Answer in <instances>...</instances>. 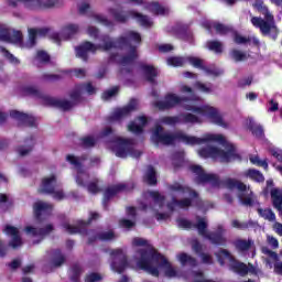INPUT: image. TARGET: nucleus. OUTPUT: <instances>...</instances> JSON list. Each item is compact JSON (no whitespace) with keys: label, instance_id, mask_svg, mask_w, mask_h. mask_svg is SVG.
<instances>
[{"label":"nucleus","instance_id":"1","mask_svg":"<svg viewBox=\"0 0 282 282\" xmlns=\"http://www.w3.org/2000/svg\"><path fill=\"white\" fill-rule=\"evenodd\" d=\"M182 105L187 113H181L175 117H162L158 120L155 128L152 131L151 140L154 144H163L164 147H171L175 142H183L184 144H206V147L198 150L199 158L216 160L217 162H232V160H239L237 149L232 143L226 140V137L217 133H206L202 138L188 135L182 131L173 133L164 132V128L160 124H167L173 127L174 124H202L204 120L213 122L223 129H228V123L224 121V117L219 113L217 108L202 105V98L192 95L187 99L175 94H167L164 100L154 102V107L160 111H166V109H173Z\"/></svg>","mask_w":282,"mask_h":282},{"label":"nucleus","instance_id":"2","mask_svg":"<svg viewBox=\"0 0 282 282\" xmlns=\"http://www.w3.org/2000/svg\"><path fill=\"white\" fill-rule=\"evenodd\" d=\"M133 246H140L134 254L133 260L129 263L127 262V254L122 249L112 250L111 257V270L122 274L127 268H138L139 270H144L148 274L152 276H160V272H164L165 276L169 279L180 278V272L171 265V262L165 259L164 256L160 254L153 246L149 245V241L143 238H134L132 240Z\"/></svg>","mask_w":282,"mask_h":282},{"label":"nucleus","instance_id":"3","mask_svg":"<svg viewBox=\"0 0 282 282\" xmlns=\"http://www.w3.org/2000/svg\"><path fill=\"white\" fill-rule=\"evenodd\" d=\"M87 34L91 39H99L101 43L96 45L91 42H84L82 45L77 46L75 48L76 56L82 58V61H87L89 54H96L97 50H104V52H109V50H121L124 55L120 56L119 54H112L110 56V62L118 63V65H121L122 67L133 65L138 59V46L133 43L140 44L142 42L140 33L135 31H127L117 41H113L109 35L99 36V32L96 26H89Z\"/></svg>","mask_w":282,"mask_h":282},{"label":"nucleus","instance_id":"4","mask_svg":"<svg viewBox=\"0 0 282 282\" xmlns=\"http://www.w3.org/2000/svg\"><path fill=\"white\" fill-rule=\"evenodd\" d=\"M167 188L172 197V202L166 205L170 213L176 208H189V206H197L200 210L213 208V204L199 199V194L186 185L173 183Z\"/></svg>","mask_w":282,"mask_h":282},{"label":"nucleus","instance_id":"5","mask_svg":"<svg viewBox=\"0 0 282 282\" xmlns=\"http://www.w3.org/2000/svg\"><path fill=\"white\" fill-rule=\"evenodd\" d=\"M76 34H78V24H68L63 28L61 33H56L50 28L29 29V40L24 44V47L28 50L34 47L36 45V39H43V36L52 39V41L59 45L61 41H69Z\"/></svg>","mask_w":282,"mask_h":282},{"label":"nucleus","instance_id":"6","mask_svg":"<svg viewBox=\"0 0 282 282\" xmlns=\"http://www.w3.org/2000/svg\"><path fill=\"white\" fill-rule=\"evenodd\" d=\"M99 138H110V140L107 141L108 149H111L117 158H127L130 155V158L138 159L142 155V151L135 149V141L115 135L111 128H106L100 133Z\"/></svg>","mask_w":282,"mask_h":282},{"label":"nucleus","instance_id":"7","mask_svg":"<svg viewBox=\"0 0 282 282\" xmlns=\"http://www.w3.org/2000/svg\"><path fill=\"white\" fill-rule=\"evenodd\" d=\"M252 7L264 17V19L259 17H252L251 23L253 28L260 30L262 36H270V34L274 32V34L272 35V40L276 41L279 36V28H276L274 15L270 13V10L268 9V7H265V3H263V0H256Z\"/></svg>","mask_w":282,"mask_h":282},{"label":"nucleus","instance_id":"8","mask_svg":"<svg viewBox=\"0 0 282 282\" xmlns=\"http://www.w3.org/2000/svg\"><path fill=\"white\" fill-rule=\"evenodd\" d=\"M177 226L180 228H184L185 230H192V228H196L200 237H204L205 239L210 240L212 243H214L215 246L226 245V238L224 237V227L218 226L217 232H208L206 230L208 228V220H206V218H202L197 216L196 224L188 219L180 218L177 219Z\"/></svg>","mask_w":282,"mask_h":282},{"label":"nucleus","instance_id":"9","mask_svg":"<svg viewBox=\"0 0 282 282\" xmlns=\"http://www.w3.org/2000/svg\"><path fill=\"white\" fill-rule=\"evenodd\" d=\"M63 228L68 235H86L88 237V243H94V241H112V239H116L113 230L102 231V229H94L87 231V223L83 220H78L77 226L65 223Z\"/></svg>","mask_w":282,"mask_h":282},{"label":"nucleus","instance_id":"10","mask_svg":"<svg viewBox=\"0 0 282 282\" xmlns=\"http://www.w3.org/2000/svg\"><path fill=\"white\" fill-rule=\"evenodd\" d=\"M66 160L69 162V164H72L75 171H77L75 180L78 186H87L88 193H91L93 195L100 193V187H98V180H94L89 183V174L83 169V162H85V158H78L68 154Z\"/></svg>","mask_w":282,"mask_h":282},{"label":"nucleus","instance_id":"11","mask_svg":"<svg viewBox=\"0 0 282 282\" xmlns=\"http://www.w3.org/2000/svg\"><path fill=\"white\" fill-rule=\"evenodd\" d=\"M166 63L172 67H182V65H186V63H189V65H193V67H197L198 69H203L204 72H206L208 76H220V74H224V70L217 68L216 66H204V59H200L199 57L172 56L166 59Z\"/></svg>","mask_w":282,"mask_h":282},{"label":"nucleus","instance_id":"12","mask_svg":"<svg viewBox=\"0 0 282 282\" xmlns=\"http://www.w3.org/2000/svg\"><path fill=\"white\" fill-rule=\"evenodd\" d=\"M22 94L24 96H32L33 98H37L43 102V105H47L48 107H56L57 109H62V111H69V109L74 107L73 102L50 97L32 86L24 87L22 89Z\"/></svg>","mask_w":282,"mask_h":282},{"label":"nucleus","instance_id":"13","mask_svg":"<svg viewBox=\"0 0 282 282\" xmlns=\"http://www.w3.org/2000/svg\"><path fill=\"white\" fill-rule=\"evenodd\" d=\"M164 195L160 194V192H144L139 203V208L141 210H153L158 213L159 209L164 208Z\"/></svg>","mask_w":282,"mask_h":282},{"label":"nucleus","instance_id":"14","mask_svg":"<svg viewBox=\"0 0 282 282\" xmlns=\"http://www.w3.org/2000/svg\"><path fill=\"white\" fill-rule=\"evenodd\" d=\"M216 257L220 265H226L227 263L230 270L236 272V274H239L240 276H246L248 274V265L237 261L235 257L228 252V250L221 249L218 253H216Z\"/></svg>","mask_w":282,"mask_h":282},{"label":"nucleus","instance_id":"15","mask_svg":"<svg viewBox=\"0 0 282 282\" xmlns=\"http://www.w3.org/2000/svg\"><path fill=\"white\" fill-rule=\"evenodd\" d=\"M203 28H206L209 32H213L215 30L217 34H228V32H231L235 43L237 45H246L248 43V39L241 36L237 31H234L232 28L226 26L219 22L205 20L203 22Z\"/></svg>","mask_w":282,"mask_h":282},{"label":"nucleus","instance_id":"16","mask_svg":"<svg viewBox=\"0 0 282 282\" xmlns=\"http://www.w3.org/2000/svg\"><path fill=\"white\" fill-rule=\"evenodd\" d=\"M191 171L196 175L197 184H209L212 188H219L221 185L218 175L204 172V169L199 165H191Z\"/></svg>","mask_w":282,"mask_h":282},{"label":"nucleus","instance_id":"17","mask_svg":"<svg viewBox=\"0 0 282 282\" xmlns=\"http://www.w3.org/2000/svg\"><path fill=\"white\" fill-rule=\"evenodd\" d=\"M40 191L42 193L53 195L54 199H57V200L65 199V194L61 189V186L56 182V176H54V175L44 177L42 180Z\"/></svg>","mask_w":282,"mask_h":282},{"label":"nucleus","instance_id":"18","mask_svg":"<svg viewBox=\"0 0 282 282\" xmlns=\"http://www.w3.org/2000/svg\"><path fill=\"white\" fill-rule=\"evenodd\" d=\"M0 41L4 43H14L15 45H22L23 33L21 31H15L8 29L4 24H0Z\"/></svg>","mask_w":282,"mask_h":282},{"label":"nucleus","instance_id":"19","mask_svg":"<svg viewBox=\"0 0 282 282\" xmlns=\"http://www.w3.org/2000/svg\"><path fill=\"white\" fill-rule=\"evenodd\" d=\"M224 185L229 191H238V198L243 206H248V191L246 189V184L235 180V178H227L224 181Z\"/></svg>","mask_w":282,"mask_h":282},{"label":"nucleus","instance_id":"20","mask_svg":"<svg viewBox=\"0 0 282 282\" xmlns=\"http://www.w3.org/2000/svg\"><path fill=\"white\" fill-rule=\"evenodd\" d=\"M24 230L25 234L29 235V237H34L35 239H37L33 241V243H41V241H43V239H45V237H47V235H50V232L54 230V226L46 225L44 228H42L41 226H28Z\"/></svg>","mask_w":282,"mask_h":282},{"label":"nucleus","instance_id":"21","mask_svg":"<svg viewBox=\"0 0 282 282\" xmlns=\"http://www.w3.org/2000/svg\"><path fill=\"white\" fill-rule=\"evenodd\" d=\"M138 108V99H131L128 106L123 108L116 109L110 117H108V122H118L122 120L126 116H129L131 111Z\"/></svg>","mask_w":282,"mask_h":282},{"label":"nucleus","instance_id":"22","mask_svg":"<svg viewBox=\"0 0 282 282\" xmlns=\"http://www.w3.org/2000/svg\"><path fill=\"white\" fill-rule=\"evenodd\" d=\"M33 210L36 219H39V221H43L45 217H50V215H52L53 206L50 203L37 200L33 205Z\"/></svg>","mask_w":282,"mask_h":282},{"label":"nucleus","instance_id":"23","mask_svg":"<svg viewBox=\"0 0 282 282\" xmlns=\"http://www.w3.org/2000/svg\"><path fill=\"white\" fill-rule=\"evenodd\" d=\"M24 3L26 8L34 10L36 8H54L61 4V0H15Z\"/></svg>","mask_w":282,"mask_h":282},{"label":"nucleus","instance_id":"24","mask_svg":"<svg viewBox=\"0 0 282 282\" xmlns=\"http://www.w3.org/2000/svg\"><path fill=\"white\" fill-rule=\"evenodd\" d=\"M132 188H133L132 185L124 184V183H119L117 185L108 187L104 194V208H107V202H109L111 197H115V195H118V193H122L124 191H131Z\"/></svg>","mask_w":282,"mask_h":282},{"label":"nucleus","instance_id":"25","mask_svg":"<svg viewBox=\"0 0 282 282\" xmlns=\"http://www.w3.org/2000/svg\"><path fill=\"white\" fill-rule=\"evenodd\" d=\"M10 117L17 120L19 124H24L25 127H36V118L31 115L20 112L18 110H11Z\"/></svg>","mask_w":282,"mask_h":282},{"label":"nucleus","instance_id":"26","mask_svg":"<svg viewBox=\"0 0 282 282\" xmlns=\"http://www.w3.org/2000/svg\"><path fill=\"white\" fill-rule=\"evenodd\" d=\"M4 232L8 237H11V241L9 242L11 248H21V246H23V240L21 239V235H19V229L17 227L7 225Z\"/></svg>","mask_w":282,"mask_h":282},{"label":"nucleus","instance_id":"27","mask_svg":"<svg viewBox=\"0 0 282 282\" xmlns=\"http://www.w3.org/2000/svg\"><path fill=\"white\" fill-rule=\"evenodd\" d=\"M248 129L256 140H265V129L252 118H249Z\"/></svg>","mask_w":282,"mask_h":282},{"label":"nucleus","instance_id":"28","mask_svg":"<svg viewBox=\"0 0 282 282\" xmlns=\"http://www.w3.org/2000/svg\"><path fill=\"white\" fill-rule=\"evenodd\" d=\"M83 91H86L87 94L91 95L96 94V88L93 87L90 83L79 84L75 87L74 93L70 94V99L74 102H80V94H83Z\"/></svg>","mask_w":282,"mask_h":282},{"label":"nucleus","instance_id":"29","mask_svg":"<svg viewBox=\"0 0 282 282\" xmlns=\"http://www.w3.org/2000/svg\"><path fill=\"white\" fill-rule=\"evenodd\" d=\"M149 119H147V117H138L133 122L128 126V131H131V133H134V135H140V133L144 131V127H147Z\"/></svg>","mask_w":282,"mask_h":282},{"label":"nucleus","instance_id":"30","mask_svg":"<svg viewBox=\"0 0 282 282\" xmlns=\"http://www.w3.org/2000/svg\"><path fill=\"white\" fill-rule=\"evenodd\" d=\"M127 215L130 219L123 218L119 221V226L121 228H126L127 230L133 228L135 226V207H127Z\"/></svg>","mask_w":282,"mask_h":282},{"label":"nucleus","instance_id":"31","mask_svg":"<svg viewBox=\"0 0 282 282\" xmlns=\"http://www.w3.org/2000/svg\"><path fill=\"white\" fill-rule=\"evenodd\" d=\"M145 8L149 10V12H152V14H155L156 17H166V14L170 12L169 7L161 6L158 2H150Z\"/></svg>","mask_w":282,"mask_h":282},{"label":"nucleus","instance_id":"32","mask_svg":"<svg viewBox=\"0 0 282 282\" xmlns=\"http://www.w3.org/2000/svg\"><path fill=\"white\" fill-rule=\"evenodd\" d=\"M271 199L273 208H275V210H278L282 216V189L276 187L272 188Z\"/></svg>","mask_w":282,"mask_h":282},{"label":"nucleus","instance_id":"33","mask_svg":"<svg viewBox=\"0 0 282 282\" xmlns=\"http://www.w3.org/2000/svg\"><path fill=\"white\" fill-rule=\"evenodd\" d=\"M141 69L143 72L144 77L147 78V82L151 83L152 85L155 84V77L158 76V68L151 65L141 64Z\"/></svg>","mask_w":282,"mask_h":282},{"label":"nucleus","instance_id":"34","mask_svg":"<svg viewBox=\"0 0 282 282\" xmlns=\"http://www.w3.org/2000/svg\"><path fill=\"white\" fill-rule=\"evenodd\" d=\"M65 263V256L61 250L56 249L51 251V265L53 268H61L62 264Z\"/></svg>","mask_w":282,"mask_h":282},{"label":"nucleus","instance_id":"35","mask_svg":"<svg viewBox=\"0 0 282 282\" xmlns=\"http://www.w3.org/2000/svg\"><path fill=\"white\" fill-rule=\"evenodd\" d=\"M129 15L132 17V19H135L142 28H151L153 25V21L147 15H142L135 11H130Z\"/></svg>","mask_w":282,"mask_h":282},{"label":"nucleus","instance_id":"36","mask_svg":"<svg viewBox=\"0 0 282 282\" xmlns=\"http://www.w3.org/2000/svg\"><path fill=\"white\" fill-rule=\"evenodd\" d=\"M257 213L259 217H262V219H265L267 221H276V214L272 212L270 208H261L257 207Z\"/></svg>","mask_w":282,"mask_h":282},{"label":"nucleus","instance_id":"37","mask_svg":"<svg viewBox=\"0 0 282 282\" xmlns=\"http://www.w3.org/2000/svg\"><path fill=\"white\" fill-rule=\"evenodd\" d=\"M192 248L194 252H196V254H200L203 263H213V257L206 253H202V245L199 243V241L194 240L192 243Z\"/></svg>","mask_w":282,"mask_h":282},{"label":"nucleus","instance_id":"38","mask_svg":"<svg viewBox=\"0 0 282 282\" xmlns=\"http://www.w3.org/2000/svg\"><path fill=\"white\" fill-rule=\"evenodd\" d=\"M144 182L149 184L150 186H155L158 184V176L155 175V169L153 166L149 165L147 169V172L144 174Z\"/></svg>","mask_w":282,"mask_h":282},{"label":"nucleus","instance_id":"39","mask_svg":"<svg viewBox=\"0 0 282 282\" xmlns=\"http://www.w3.org/2000/svg\"><path fill=\"white\" fill-rule=\"evenodd\" d=\"M33 148H34V138H31V139H26L24 141V147L18 148L17 151L19 155L23 158L24 155H28V153H30V151H32Z\"/></svg>","mask_w":282,"mask_h":282},{"label":"nucleus","instance_id":"40","mask_svg":"<svg viewBox=\"0 0 282 282\" xmlns=\"http://www.w3.org/2000/svg\"><path fill=\"white\" fill-rule=\"evenodd\" d=\"M248 177L253 182H258L259 184H262V182H265V176H263V173H261V171L259 170L249 169Z\"/></svg>","mask_w":282,"mask_h":282},{"label":"nucleus","instance_id":"41","mask_svg":"<svg viewBox=\"0 0 282 282\" xmlns=\"http://www.w3.org/2000/svg\"><path fill=\"white\" fill-rule=\"evenodd\" d=\"M177 259L182 265H192V268H195L197 265V260L186 253H180L177 256Z\"/></svg>","mask_w":282,"mask_h":282},{"label":"nucleus","instance_id":"42","mask_svg":"<svg viewBox=\"0 0 282 282\" xmlns=\"http://www.w3.org/2000/svg\"><path fill=\"white\" fill-rule=\"evenodd\" d=\"M109 14H111L115 21H117L118 23H124L129 18L127 17V14L122 13L120 8L109 9Z\"/></svg>","mask_w":282,"mask_h":282},{"label":"nucleus","instance_id":"43","mask_svg":"<svg viewBox=\"0 0 282 282\" xmlns=\"http://www.w3.org/2000/svg\"><path fill=\"white\" fill-rule=\"evenodd\" d=\"M43 63H50V55L45 51H39L34 58V65L41 67Z\"/></svg>","mask_w":282,"mask_h":282},{"label":"nucleus","instance_id":"44","mask_svg":"<svg viewBox=\"0 0 282 282\" xmlns=\"http://www.w3.org/2000/svg\"><path fill=\"white\" fill-rule=\"evenodd\" d=\"M70 272V280L73 282H80V274H83V268H80V264H73Z\"/></svg>","mask_w":282,"mask_h":282},{"label":"nucleus","instance_id":"45","mask_svg":"<svg viewBox=\"0 0 282 282\" xmlns=\"http://www.w3.org/2000/svg\"><path fill=\"white\" fill-rule=\"evenodd\" d=\"M206 45L208 50L215 52L216 54H221V52H224V45L219 41H209Z\"/></svg>","mask_w":282,"mask_h":282},{"label":"nucleus","instance_id":"46","mask_svg":"<svg viewBox=\"0 0 282 282\" xmlns=\"http://www.w3.org/2000/svg\"><path fill=\"white\" fill-rule=\"evenodd\" d=\"M249 160L254 166H262V169L268 170V161L261 160L259 155H250Z\"/></svg>","mask_w":282,"mask_h":282},{"label":"nucleus","instance_id":"47","mask_svg":"<svg viewBox=\"0 0 282 282\" xmlns=\"http://www.w3.org/2000/svg\"><path fill=\"white\" fill-rule=\"evenodd\" d=\"M248 45L249 47H253V50H256V53H259L261 50V41L257 36H249Z\"/></svg>","mask_w":282,"mask_h":282},{"label":"nucleus","instance_id":"48","mask_svg":"<svg viewBox=\"0 0 282 282\" xmlns=\"http://www.w3.org/2000/svg\"><path fill=\"white\" fill-rule=\"evenodd\" d=\"M196 89H198V91H203V94H210V91H213V85L212 84H202L199 82H197L195 84Z\"/></svg>","mask_w":282,"mask_h":282},{"label":"nucleus","instance_id":"49","mask_svg":"<svg viewBox=\"0 0 282 282\" xmlns=\"http://www.w3.org/2000/svg\"><path fill=\"white\" fill-rule=\"evenodd\" d=\"M80 142L85 149H89V148L94 147V144H96V138L85 137L80 140Z\"/></svg>","mask_w":282,"mask_h":282},{"label":"nucleus","instance_id":"50","mask_svg":"<svg viewBox=\"0 0 282 282\" xmlns=\"http://www.w3.org/2000/svg\"><path fill=\"white\" fill-rule=\"evenodd\" d=\"M119 89H120V88H119L118 86H115V87H112L111 89L106 90V91L102 94V99H104V100H109V98H113V96H116V94H118Z\"/></svg>","mask_w":282,"mask_h":282},{"label":"nucleus","instance_id":"51","mask_svg":"<svg viewBox=\"0 0 282 282\" xmlns=\"http://www.w3.org/2000/svg\"><path fill=\"white\" fill-rule=\"evenodd\" d=\"M0 52H3L6 58H8V61L10 63H12L13 65H19V58L14 57V55H12V53L8 52L3 47H0Z\"/></svg>","mask_w":282,"mask_h":282},{"label":"nucleus","instance_id":"52","mask_svg":"<svg viewBox=\"0 0 282 282\" xmlns=\"http://www.w3.org/2000/svg\"><path fill=\"white\" fill-rule=\"evenodd\" d=\"M94 20H95L97 23H101V25H106L107 28L111 26V22H109V20H107V18H105V17L101 15V14H95V15H94Z\"/></svg>","mask_w":282,"mask_h":282},{"label":"nucleus","instance_id":"53","mask_svg":"<svg viewBox=\"0 0 282 282\" xmlns=\"http://www.w3.org/2000/svg\"><path fill=\"white\" fill-rule=\"evenodd\" d=\"M231 58H234V61L239 62V61H243V58H246V54L242 53L241 51L238 50H234L230 53Z\"/></svg>","mask_w":282,"mask_h":282},{"label":"nucleus","instance_id":"54","mask_svg":"<svg viewBox=\"0 0 282 282\" xmlns=\"http://www.w3.org/2000/svg\"><path fill=\"white\" fill-rule=\"evenodd\" d=\"M86 282H98L102 281V275L100 273H90L86 276Z\"/></svg>","mask_w":282,"mask_h":282},{"label":"nucleus","instance_id":"55","mask_svg":"<svg viewBox=\"0 0 282 282\" xmlns=\"http://www.w3.org/2000/svg\"><path fill=\"white\" fill-rule=\"evenodd\" d=\"M262 254H267V257H270V259H279V254L276 252L270 250L268 247L261 248Z\"/></svg>","mask_w":282,"mask_h":282},{"label":"nucleus","instance_id":"56","mask_svg":"<svg viewBox=\"0 0 282 282\" xmlns=\"http://www.w3.org/2000/svg\"><path fill=\"white\" fill-rule=\"evenodd\" d=\"M235 246L237 250H240L241 252H243L245 250H248V241L246 240H237L235 242Z\"/></svg>","mask_w":282,"mask_h":282},{"label":"nucleus","instance_id":"57","mask_svg":"<svg viewBox=\"0 0 282 282\" xmlns=\"http://www.w3.org/2000/svg\"><path fill=\"white\" fill-rule=\"evenodd\" d=\"M231 226L238 230H246V228H248V224L241 223L239 220H232Z\"/></svg>","mask_w":282,"mask_h":282},{"label":"nucleus","instance_id":"58","mask_svg":"<svg viewBox=\"0 0 282 282\" xmlns=\"http://www.w3.org/2000/svg\"><path fill=\"white\" fill-rule=\"evenodd\" d=\"M269 152L271 153L272 158H275L278 162L282 163V150L271 149Z\"/></svg>","mask_w":282,"mask_h":282},{"label":"nucleus","instance_id":"59","mask_svg":"<svg viewBox=\"0 0 282 282\" xmlns=\"http://www.w3.org/2000/svg\"><path fill=\"white\" fill-rule=\"evenodd\" d=\"M173 161H177L178 164H176V166H182V162H184V152H176L173 155Z\"/></svg>","mask_w":282,"mask_h":282},{"label":"nucleus","instance_id":"60","mask_svg":"<svg viewBox=\"0 0 282 282\" xmlns=\"http://www.w3.org/2000/svg\"><path fill=\"white\" fill-rule=\"evenodd\" d=\"M268 243L271 245L273 250H276V248H279V240L273 236H268Z\"/></svg>","mask_w":282,"mask_h":282},{"label":"nucleus","instance_id":"61","mask_svg":"<svg viewBox=\"0 0 282 282\" xmlns=\"http://www.w3.org/2000/svg\"><path fill=\"white\" fill-rule=\"evenodd\" d=\"M155 217H156L158 221H166V219H169V217H171V215L167 213H156Z\"/></svg>","mask_w":282,"mask_h":282},{"label":"nucleus","instance_id":"62","mask_svg":"<svg viewBox=\"0 0 282 282\" xmlns=\"http://www.w3.org/2000/svg\"><path fill=\"white\" fill-rule=\"evenodd\" d=\"M270 108L269 111L274 112V111H279V102L274 101V99H271L269 101Z\"/></svg>","mask_w":282,"mask_h":282},{"label":"nucleus","instance_id":"63","mask_svg":"<svg viewBox=\"0 0 282 282\" xmlns=\"http://www.w3.org/2000/svg\"><path fill=\"white\" fill-rule=\"evenodd\" d=\"M172 50H173V45H171V44H161L159 46V51H161L163 53L172 52Z\"/></svg>","mask_w":282,"mask_h":282},{"label":"nucleus","instance_id":"64","mask_svg":"<svg viewBox=\"0 0 282 282\" xmlns=\"http://www.w3.org/2000/svg\"><path fill=\"white\" fill-rule=\"evenodd\" d=\"M78 10L80 14H86L87 10H89V4L87 2H84L79 4Z\"/></svg>","mask_w":282,"mask_h":282}]
</instances>
